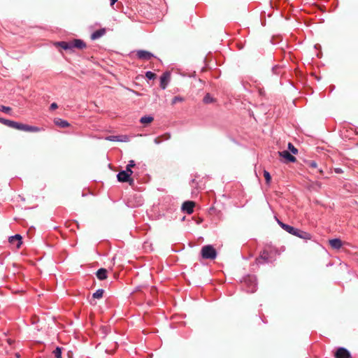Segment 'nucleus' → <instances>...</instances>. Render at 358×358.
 <instances>
[{
    "mask_svg": "<svg viewBox=\"0 0 358 358\" xmlns=\"http://www.w3.org/2000/svg\"><path fill=\"white\" fill-rule=\"evenodd\" d=\"M107 273L108 271L106 268H101L96 271V275L99 280H103L107 278Z\"/></svg>",
    "mask_w": 358,
    "mask_h": 358,
    "instance_id": "2eb2a0df",
    "label": "nucleus"
},
{
    "mask_svg": "<svg viewBox=\"0 0 358 358\" xmlns=\"http://www.w3.org/2000/svg\"><path fill=\"white\" fill-rule=\"evenodd\" d=\"M103 292L104 290L103 289H99L92 294V297L94 299H101L103 296Z\"/></svg>",
    "mask_w": 358,
    "mask_h": 358,
    "instance_id": "4be33fe9",
    "label": "nucleus"
},
{
    "mask_svg": "<svg viewBox=\"0 0 358 358\" xmlns=\"http://www.w3.org/2000/svg\"><path fill=\"white\" fill-rule=\"evenodd\" d=\"M152 121H153V117L151 116H148V115L142 117L140 120V122L142 124H148V123L152 122Z\"/></svg>",
    "mask_w": 358,
    "mask_h": 358,
    "instance_id": "412c9836",
    "label": "nucleus"
},
{
    "mask_svg": "<svg viewBox=\"0 0 358 358\" xmlns=\"http://www.w3.org/2000/svg\"><path fill=\"white\" fill-rule=\"evenodd\" d=\"M136 55L139 59L143 60H149L154 57V55L151 52L143 50H138L136 52Z\"/></svg>",
    "mask_w": 358,
    "mask_h": 358,
    "instance_id": "0eeeda50",
    "label": "nucleus"
},
{
    "mask_svg": "<svg viewBox=\"0 0 358 358\" xmlns=\"http://www.w3.org/2000/svg\"><path fill=\"white\" fill-rule=\"evenodd\" d=\"M335 357L336 358H350V353L346 348L341 347L336 350Z\"/></svg>",
    "mask_w": 358,
    "mask_h": 358,
    "instance_id": "39448f33",
    "label": "nucleus"
},
{
    "mask_svg": "<svg viewBox=\"0 0 358 358\" xmlns=\"http://www.w3.org/2000/svg\"><path fill=\"white\" fill-rule=\"evenodd\" d=\"M278 155L287 162H294L296 160V157L291 155L287 150L280 151L278 152Z\"/></svg>",
    "mask_w": 358,
    "mask_h": 358,
    "instance_id": "1a4fd4ad",
    "label": "nucleus"
},
{
    "mask_svg": "<svg viewBox=\"0 0 358 358\" xmlns=\"http://www.w3.org/2000/svg\"><path fill=\"white\" fill-rule=\"evenodd\" d=\"M117 178L118 181L122 182L130 181V177L128 176V173H126L123 171H122L117 173Z\"/></svg>",
    "mask_w": 358,
    "mask_h": 358,
    "instance_id": "4468645a",
    "label": "nucleus"
},
{
    "mask_svg": "<svg viewBox=\"0 0 358 358\" xmlns=\"http://www.w3.org/2000/svg\"><path fill=\"white\" fill-rule=\"evenodd\" d=\"M243 287L248 293H253L257 290V278L255 275H248L244 278Z\"/></svg>",
    "mask_w": 358,
    "mask_h": 358,
    "instance_id": "f03ea898",
    "label": "nucleus"
},
{
    "mask_svg": "<svg viewBox=\"0 0 358 358\" xmlns=\"http://www.w3.org/2000/svg\"><path fill=\"white\" fill-rule=\"evenodd\" d=\"M183 100L184 99H183L182 97L179 96H176L173 97V99H172L171 104L174 105V104H176L178 102L183 101Z\"/></svg>",
    "mask_w": 358,
    "mask_h": 358,
    "instance_id": "cd10ccee",
    "label": "nucleus"
},
{
    "mask_svg": "<svg viewBox=\"0 0 358 358\" xmlns=\"http://www.w3.org/2000/svg\"><path fill=\"white\" fill-rule=\"evenodd\" d=\"M335 172L337 173H341L343 172L342 169L341 168H336L335 169Z\"/></svg>",
    "mask_w": 358,
    "mask_h": 358,
    "instance_id": "e433bc0d",
    "label": "nucleus"
},
{
    "mask_svg": "<svg viewBox=\"0 0 358 358\" xmlns=\"http://www.w3.org/2000/svg\"><path fill=\"white\" fill-rule=\"evenodd\" d=\"M117 0H110V6L113 7Z\"/></svg>",
    "mask_w": 358,
    "mask_h": 358,
    "instance_id": "c9c22d12",
    "label": "nucleus"
},
{
    "mask_svg": "<svg viewBox=\"0 0 358 358\" xmlns=\"http://www.w3.org/2000/svg\"><path fill=\"white\" fill-rule=\"evenodd\" d=\"M105 33H106L105 29H98L92 34L91 39L96 40V39L101 38V36H103L105 34Z\"/></svg>",
    "mask_w": 358,
    "mask_h": 358,
    "instance_id": "dca6fc26",
    "label": "nucleus"
},
{
    "mask_svg": "<svg viewBox=\"0 0 358 358\" xmlns=\"http://www.w3.org/2000/svg\"><path fill=\"white\" fill-rule=\"evenodd\" d=\"M171 73L169 71L164 72L160 77V87L165 90L170 81Z\"/></svg>",
    "mask_w": 358,
    "mask_h": 358,
    "instance_id": "20e7f679",
    "label": "nucleus"
},
{
    "mask_svg": "<svg viewBox=\"0 0 358 358\" xmlns=\"http://www.w3.org/2000/svg\"><path fill=\"white\" fill-rule=\"evenodd\" d=\"M194 206V202L190 201H185L182 205V210L187 214H192L193 213Z\"/></svg>",
    "mask_w": 358,
    "mask_h": 358,
    "instance_id": "6e6552de",
    "label": "nucleus"
},
{
    "mask_svg": "<svg viewBox=\"0 0 358 358\" xmlns=\"http://www.w3.org/2000/svg\"><path fill=\"white\" fill-rule=\"evenodd\" d=\"M58 45L60 46L64 50H72L71 48V42H66V41H61L57 43Z\"/></svg>",
    "mask_w": 358,
    "mask_h": 358,
    "instance_id": "aec40b11",
    "label": "nucleus"
},
{
    "mask_svg": "<svg viewBox=\"0 0 358 358\" xmlns=\"http://www.w3.org/2000/svg\"><path fill=\"white\" fill-rule=\"evenodd\" d=\"M54 122L56 125L62 128H66L69 126V123L67 121L62 120L61 118H57L55 120Z\"/></svg>",
    "mask_w": 358,
    "mask_h": 358,
    "instance_id": "6ab92c4d",
    "label": "nucleus"
},
{
    "mask_svg": "<svg viewBox=\"0 0 358 358\" xmlns=\"http://www.w3.org/2000/svg\"><path fill=\"white\" fill-rule=\"evenodd\" d=\"M141 204H142L141 201H139L138 205L141 206Z\"/></svg>",
    "mask_w": 358,
    "mask_h": 358,
    "instance_id": "4c0bfd02",
    "label": "nucleus"
},
{
    "mask_svg": "<svg viewBox=\"0 0 358 358\" xmlns=\"http://www.w3.org/2000/svg\"><path fill=\"white\" fill-rule=\"evenodd\" d=\"M16 356H17V357H18V358L20 357L19 354H17V355H16Z\"/></svg>",
    "mask_w": 358,
    "mask_h": 358,
    "instance_id": "58836bf2",
    "label": "nucleus"
},
{
    "mask_svg": "<svg viewBox=\"0 0 358 358\" xmlns=\"http://www.w3.org/2000/svg\"><path fill=\"white\" fill-rule=\"evenodd\" d=\"M58 108V106L56 103H51L50 106V110H55Z\"/></svg>",
    "mask_w": 358,
    "mask_h": 358,
    "instance_id": "f704fd0d",
    "label": "nucleus"
},
{
    "mask_svg": "<svg viewBox=\"0 0 358 358\" xmlns=\"http://www.w3.org/2000/svg\"><path fill=\"white\" fill-rule=\"evenodd\" d=\"M10 110H11V108L8 106H0V111H1V112L8 113Z\"/></svg>",
    "mask_w": 358,
    "mask_h": 358,
    "instance_id": "c756f323",
    "label": "nucleus"
},
{
    "mask_svg": "<svg viewBox=\"0 0 358 358\" xmlns=\"http://www.w3.org/2000/svg\"><path fill=\"white\" fill-rule=\"evenodd\" d=\"M277 222L278 224L289 234L293 235L296 232V228H294L289 224H285L282 222L280 221L279 220H277Z\"/></svg>",
    "mask_w": 358,
    "mask_h": 358,
    "instance_id": "9b49d317",
    "label": "nucleus"
},
{
    "mask_svg": "<svg viewBox=\"0 0 358 358\" xmlns=\"http://www.w3.org/2000/svg\"><path fill=\"white\" fill-rule=\"evenodd\" d=\"M0 122L9 127L11 128H14L18 130L24 131H30V132H37L41 129L38 127L29 126L27 124H21L13 120H6L2 117H0Z\"/></svg>",
    "mask_w": 358,
    "mask_h": 358,
    "instance_id": "f257e3e1",
    "label": "nucleus"
},
{
    "mask_svg": "<svg viewBox=\"0 0 358 358\" xmlns=\"http://www.w3.org/2000/svg\"><path fill=\"white\" fill-rule=\"evenodd\" d=\"M214 99L213 98L210 96V94H206L205 95V96L203 97V102L205 103H212L213 102Z\"/></svg>",
    "mask_w": 358,
    "mask_h": 358,
    "instance_id": "5701e85b",
    "label": "nucleus"
},
{
    "mask_svg": "<svg viewBox=\"0 0 358 358\" xmlns=\"http://www.w3.org/2000/svg\"><path fill=\"white\" fill-rule=\"evenodd\" d=\"M307 164L309 166V167H311L313 169H315L317 167V164L315 161H310Z\"/></svg>",
    "mask_w": 358,
    "mask_h": 358,
    "instance_id": "7c9ffc66",
    "label": "nucleus"
},
{
    "mask_svg": "<svg viewBox=\"0 0 358 358\" xmlns=\"http://www.w3.org/2000/svg\"><path fill=\"white\" fill-rule=\"evenodd\" d=\"M145 76L149 80H153L156 78V74L152 71H148L145 73Z\"/></svg>",
    "mask_w": 358,
    "mask_h": 358,
    "instance_id": "393cba45",
    "label": "nucleus"
},
{
    "mask_svg": "<svg viewBox=\"0 0 358 358\" xmlns=\"http://www.w3.org/2000/svg\"><path fill=\"white\" fill-rule=\"evenodd\" d=\"M201 256L205 259H215L217 257L215 249L210 245H207L201 248Z\"/></svg>",
    "mask_w": 358,
    "mask_h": 358,
    "instance_id": "7ed1b4c3",
    "label": "nucleus"
},
{
    "mask_svg": "<svg viewBox=\"0 0 358 358\" xmlns=\"http://www.w3.org/2000/svg\"><path fill=\"white\" fill-rule=\"evenodd\" d=\"M171 138V134L167 133L162 136L161 137H157L154 139V143L157 145L160 144L162 141H167Z\"/></svg>",
    "mask_w": 358,
    "mask_h": 358,
    "instance_id": "a211bd4d",
    "label": "nucleus"
},
{
    "mask_svg": "<svg viewBox=\"0 0 358 358\" xmlns=\"http://www.w3.org/2000/svg\"><path fill=\"white\" fill-rule=\"evenodd\" d=\"M126 173H128V176L130 177L131 175L133 173V171L131 169H129L126 166V170L124 171Z\"/></svg>",
    "mask_w": 358,
    "mask_h": 358,
    "instance_id": "72a5a7b5",
    "label": "nucleus"
},
{
    "mask_svg": "<svg viewBox=\"0 0 358 358\" xmlns=\"http://www.w3.org/2000/svg\"><path fill=\"white\" fill-rule=\"evenodd\" d=\"M264 176L265 178V180H266V182L267 184H269L270 182H271V175L269 173V172H268L267 171L264 170Z\"/></svg>",
    "mask_w": 358,
    "mask_h": 358,
    "instance_id": "bb28decb",
    "label": "nucleus"
},
{
    "mask_svg": "<svg viewBox=\"0 0 358 358\" xmlns=\"http://www.w3.org/2000/svg\"><path fill=\"white\" fill-rule=\"evenodd\" d=\"M271 262V261L269 259V253L266 250H264L261 253L259 257L257 259V264L268 263Z\"/></svg>",
    "mask_w": 358,
    "mask_h": 358,
    "instance_id": "9d476101",
    "label": "nucleus"
},
{
    "mask_svg": "<svg viewBox=\"0 0 358 358\" xmlns=\"http://www.w3.org/2000/svg\"><path fill=\"white\" fill-rule=\"evenodd\" d=\"M53 354L55 358H62V348L57 347L56 349L53 351Z\"/></svg>",
    "mask_w": 358,
    "mask_h": 358,
    "instance_id": "b1692460",
    "label": "nucleus"
},
{
    "mask_svg": "<svg viewBox=\"0 0 358 358\" xmlns=\"http://www.w3.org/2000/svg\"><path fill=\"white\" fill-rule=\"evenodd\" d=\"M329 244L334 249H340L342 247V241L339 238L330 240Z\"/></svg>",
    "mask_w": 358,
    "mask_h": 358,
    "instance_id": "f3484780",
    "label": "nucleus"
},
{
    "mask_svg": "<svg viewBox=\"0 0 358 358\" xmlns=\"http://www.w3.org/2000/svg\"><path fill=\"white\" fill-rule=\"evenodd\" d=\"M71 42V48H76L78 49H83L86 47L85 43L80 39H74Z\"/></svg>",
    "mask_w": 358,
    "mask_h": 358,
    "instance_id": "ddd939ff",
    "label": "nucleus"
},
{
    "mask_svg": "<svg viewBox=\"0 0 358 358\" xmlns=\"http://www.w3.org/2000/svg\"><path fill=\"white\" fill-rule=\"evenodd\" d=\"M135 162L134 160H130L129 164L127 165V167L131 169L135 166Z\"/></svg>",
    "mask_w": 358,
    "mask_h": 358,
    "instance_id": "473e14b6",
    "label": "nucleus"
},
{
    "mask_svg": "<svg viewBox=\"0 0 358 358\" xmlns=\"http://www.w3.org/2000/svg\"><path fill=\"white\" fill-rule=\"evenodd\" d=\"M288 149L291 151V152L294 155H296L298 153V150L293 145L292 143H288Z\"/></svg>",
    "mask_w": 358,
    "mask_h": 358,
    "instance_id": "a878e982",
    "label": "nucleus"
},
{
    "mask_svg": "<svg viewBox=\"0 0 358 358\" xmlns=\"http://www.w3.org/2000/svg\"><path fill=\"white\" fill-rule=\"evenodd\" d=\"M128 137L127 136H119V142H127Z\"/></svg>",
    "mask_w": 358,
    "mask_h": 358,
    "instance_id": "2f4dec72",
    "label": "nucleus"
},
{
    "mask_svg": "<svg viewBox=\"0 0 358 358\" xmlns=\"http://www.w3.org/2000/svg\"><path fill=\"white\" fill-rule=\"evenodd\" d=\"M109 141H117L119 142V136H108L106 138Z\"/></svg>",
    "mask_w": 358,
    "mask_h": 358,
    "instance_id": "c85d7f7f",
    "label": "nucleus"
},
{
    "mask_svg": "<svg viewBox=\"0 0 358 358\" xmlns=\"http://www.w3.org/2000/svg\"><path fill=\"white\" fill-rule=\"evenodd\" d=\"M293 235L305 240H310L311 238V235L309 233L299 229H296V232Z\"/></svg>",
    "mask_w": 358,
    "mask_h": 358,
    "instance_id": "f8f14e48",
    "label": "nucleus"
},
{
    "mask_svg": "<svg viewBox=\"0 0 358 358\" xmlns=\"http://www.w3.org/2000/svg\"><path fill=\"white\" fill-rule=\"evenodd\" d=\"M9 242L15 245L17 248H20L22 244V236L20 234H15L9 237Z\"/></svg>",
    "mask_w": 358,
    "mask_h": 358,
    "instance_id": "423d86ee",
    "label": "nucleus"
}]
</instances>
